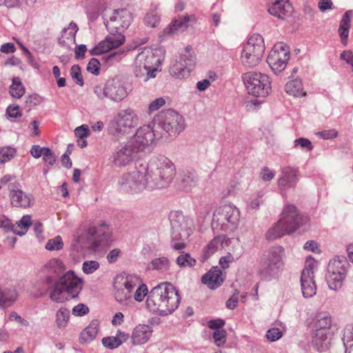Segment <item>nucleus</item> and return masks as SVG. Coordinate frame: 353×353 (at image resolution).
Segmentation results:
<instances>
[{
  "instance_id": "obj_1",
  "label": "nucleus",
  "mask_w": 353,
  "mask_h": 353,
  "mask_svg": "<svg viewBox=\"0 0 353 353\" xmlns=\"http://www.w3.org/2000/svg\"><path fill=\"white\" fill-rule=\"evenodd\" d=\"M175 174L173 163L163 155L152 157L132 172L124 173L118 180L119 188L130 194L165 188Z\"/></svg>"
},
{
  "instance_id": "obj_2",
  "label": "nucleus",
  "mask_w": 353,
  "mask_h": 353,
  "mask_svg": "<svg viewBox=\"0 0 353 353\" xmlns=\"http://www.w3.org/2000/svg\"><path fill=\"white\" fill-rule=\"evenodd\" d=\"M111 236L112 232L109 226L105 223H101L97 227L77 230L72 248L78 253L85 254L108 245L112 241Z\"/></svg>"
},
{
  "instance_id": "obj_3",
  "label": "nucleus",
  "mask_w": 353,
  "mask_h": 353,
  "mask_svg": "<svg viewBox=\"0 0 353 353\" xmlns=\"http://www.w3.org/2000/svg\"><path fill=\"white\" fill-rule=\"evenodd\" d=\"M180 301V296L175 288L170 283H163L150 290L146 306L153 313L166 316L178 307Z\"/></svg>"
},
{
  "instance_id": "obj_4",
  "label": "nucleus",
  "mask_w": 353,
  "mask_h": 353,
  "mask_svg": "<svg viewBox=\"0 0 353 353\" xmlns=\"http://www.w3.org/2000/svg\"><path fill=\"white\" fill-rule=\"evenodd\" d=\"M92 90L100 101L108 99L114 103H119L128 97L132 90V85L121 76H114L105 83H94Z\"/></svg>"
},
{
  "instance_id": "obj_5",
  "label": "nucleus",
  "mask_w": 353,
  "mask_h": 353,
  "mask_svg": "<svg viewBox=\"0 0 353 353\" xmlns=\"http://www.w3.org/2000/svg\"><path fill=\"white\" fill-rule=\"evenodd\" d=\"M161 59L157 50L145 48L135 58L133 65L134 76L144 82L156 77Z\"/></svg>"
},
{
  "instance_id": "obj_6",
  "label": "nucleus",
  "mask_w": 353,
  "mask_h": 353,
  "mask_svg": "<svg viewBox=\"0 0 353 353\" xmlns=\"http://www.w3.org/2000/svg\"><path fill=\"white\" fill-rule=\"evenodd\" d=\"M152 124L162 133V139L176 137L185 128L183 117L170 109L159 112L153 118Z\"/></svg>"
},
{
  "instance_id": "obj_7",
  "label": "nucleus",
  "mask_w": 353,
  "mask_h": 353,
  "mask_svg": "<svg viewBox=\"0 0 353 353\" xmlns=\"http://www.w3.org/2000/svg\"><path fill=\"white\" fill-rule=\"evenodd\" d=\"M301 216L295 206L286 205L280 219L266 233L269 241L274 240L285 234L294 232L299 227Z\"/></svg>"
},
{
  "instance_id": "obj_8",
  "label": "nucleus",
  "mask_w": 353,
  "mask_h": 353,
  "mask_svg": "<svg viewBox=\"0 0 353 353\" xmlns=\"http://www.w3.org/2000/svg\"><path fill=\"white\" fill-rule=\"evenodd\" d=\"M172 240L170 245L174 250H181L186 247L184 242L192 233L193 221L185 217L181 212H174L170 216Z\"/></svg>"
},
{
  "instance_id": "obj_9",
  "label": "nucleus",
  "mask_w": 353,
  "mask_h": 353,
  "mask_svg": "<svg viewBox=\"0 0 353 353\" xmlns=\"http://www.w3.org/2000/svg\"><path fill=\"white\" fill-rule=\"evenodd\" d=\"M81 288V280L72 271H68L54 283L50 298L52 301L61 303L67 299L64 296L65 292L74 298L78 295Z\"/></svg>"
},
{
  "instance_id": "obj_10",
  "label": "nucleus",
  "mask_w": 353,
  "mask_h": 353,
  "mask_svg": "<svg viewBox=\"0 0 353 353\" xmlns=\"http://www.w3.org/2000/svg\"><path fill=\"white\" fill-rule=\"evenodd\" d=\"M265 43L263 37L259 34H253L243 46L241 61L245 66L252 68L257 65L265 52Z\"/></svg>"
},
{
  "instance_id": "obj_11",
  "label": "nucleus",
  "mask_w": 353,
  "mask_h": 353,
  "mask_svg": "<svg viewBox=\"0 0 353 353\" xmlns=\"http://www.w3.org/2000/svg\"><path fill=\"white\" fill-rule=\"evenodd\" d=\"M139 117L131 108L120 110L110 123V130L116 137L128 134L139 124Z\"/></svg>"
},
{
  "instance_id": "obj_12",
  "label": "nucleus",
  "mask_w": 353,
  "mask_h": 353,
  "mask_svg": "<svg viewBox=\"0 0 353 353\" xmlns=\"http://www.w3.org/2000/svg\"><path fill=\"white\" fill-rule=\"evenodd\" d=\"M248 92L257 97H265L271 91V82L268 75L256 72H248L243 75Z\"/></svg>"
},
{
  "instance_id": "obj_13",
  "label": "nucleus",
  "mask_w": 353,
  "mask_h": 353,
  "mask_svg": "<svg viewBox=\"0 0 353 353\" xmlns=\"http://www.w3.org/2000/svg\"><path fill=\"white\" fill-rule=\"evenodd\" d=\"M162 139V133L151 124L139 127L129 139L138 152H142Z\"/></svg>"
},
{
  "instance_id": "obj_14",
  "label": "nucleus",
  "mask_w": 353,
  "mask_h": 353,
  "mask_svg": "<svg viewBox=\"0 0 353 353\" xmlns=\"http://www.w3.org/2000/svg\"><path fill=\"white\" fill-rule=\"evenodd\" d=\"M284 250L281 246H274L269 249L262 259L260 273L265 279L277 274L283 265Z\"/></svg>"
},
{
  "instance_id": "obj_15",
  "label": "nucleus",
  "mask_w": 353,
  "mask_h": 353,
  "mask_svg": "<svg viewBox=\"0 0 353 353\" xmlns=\"http://www.w3.org/2000/svg\"><path fill=\"white\" fill-rule=\"evenodd\" d=\"M239 220L238 209L232 205L219 207L213 214L212 224L220 225L222 230H227L230 226L234 227Z\"/></svg>"
},
{
  "instance_id": "obj_16",
  "label": "nucleus",
  "mask_w": 353,
  "mask_h": 353,
  "mask_svg": "<svg viewBox=\"0 0 353 353\" xmlns=\"http://www.w3.org/2000/svg\"><path fill=\"white\" fill-rule=\"evenodd\" d=\"M290 59L289 47L283 43L274 46L267 58V63L276 74L283 70Z\"/></svg>"
},
{
  "instance_id": "obj_17",
  "label": "nucleus",
  "mask_w": 353,
  "mask_h": 353,
  "mask_svg": "<svg viewBox=\"0 0 353 353\" xmlns=\"http://www.w3.org/2000/svg\"><path fill=\"white\" fill-rule=\"evenodd\" d=\"M139 152L129 140L121 144L112 155V162L117 168H123L130 165L137 157Z\"/></svg>"
},
{
  "instance_id": "obj_18",
  "label": "nucleus",
  "mask_w": 353,
  "mask_h": 353,
  "mask_svg": "<svg viewBox=\"0 0 353 353\" xmlns=\"http://www.w3.org/2000/svg\"><path fill=\"white\" fill-rule=\"evenodd\" d=\"M316 263L314 259L307 258L301 273V290L305 298L312 297L316 292V286L314 280V268Z\"/></svg>"
},
{
  "instance_id": "obj_19",
  "label": "nucleus",
  "mask_w": 353,
  "mask_h": 353,
  "mask_svg": "<svg viewBox=\"0 0 353 353\" xmlns=\"http://www.w3.org/2000/svg\"><path fill=\"white\" fill-rule=\"evenodd\" d=\"M195 63V57L187 47L170 69V74L176 78H184L189 76Z\"/></svg>"
},
{
  "instance_id": "obj_20",
  "label": "nucleus",
  "mask_w": 353,
  "mask_h": 353,
  "mask_svg": "<svg viewBox=\"0 0 353 353\" xmlns=\"http://www.w3.org/2000/svg\"><path fill=\"white\" fill-rule=\"evenodd\" d=\"M299 169L292 166H285L281 169L277 180L279 190L281 194L296 186L299 181Z\"/></svg>"
},
{
  "instance_id": "obj_21",
  "label": "nucleus",
  "mask_w": 353,
  "mask_h": 353,
  "mask_svg": "<svg viewBox=\"0 0 353 353\" xmlns=\"http://www.w3.org/2000/svg\"><path fill=\"white\" fill-rule=\"evenodd\" d=\"M132 20V14L127 9L114 10L109 19L105 22L106 28L110 30L127 28Z\"/></svg>"
},
{
  "instance_id": "obj_22",
  "label": "nucleus",
  "mask_w": 353,
  "mask_h": 353,
  "mask_svg": "<svg viewBox=\"0 0 353 353\" xmlns=\"http://www.w3.org/2000/svg\"><path fill=\"white\" fill-rule=\"evenodd\" d=\"M124 41V35L117 30L115 33H110L107 35L105 39L90 50V52L92 55L101 54L119 47Z\"/></svg>"
},
{
  "instance_id": "obj_23",
  "label": "nucleus",
  "mask_w": 353,
  "mask_h": 353,
  "mask_svg": "<svg viewBox=\"0 0 353 353\" xmlns=\"http://www.w3.org/2000/svg\"><path fill=\"white\" fill-rule=\"evenodd\" d=\"M327 284L332 290H336L341 288L342 281L345 275V270L343 268L341 261H334L328 265Z\"/></svg>"
},
{
  "instance_id": "obj_24",
  "label": "nucleus",
  "mask_w": 353,
  "mask_h": 353,
  "mask_svg": "<svg viewBox=\"0 0 353 353\" xmlns=\"http://www.w3.org/2000/svg\"><path fill=\"white\" fill-rule=\"evenodd\" d=\"M65 270L62 261L58 259H52L42 268V272L48 274L45 282L51 285L54 281L56 276H59Z\"/></svg>"
},
{
  "instance_id": "obj_25",
  "label": "nucleus",
  "mask_w": 353,
  "mask_h": 353,
  "mask_svg": "<svg viewBox=\"0 0 353 353\" xmlns=\"http://www.w3.org/2000/svg\"><path fill=\"white\" fill-rule=\"evenodd\" d=\"M19 185L9 183L10 197L12 204L15 207L27 208L31 204L30 196L23 192Z\"/></svg>"
},
{
  "instance_id": "obj_26",
  "label": "nucleus",
  "mask_w": 353,
  "mask_h": 353,
  "mask_svg": "<svg viewBox=\"0 0 353 353\" xmlns=\"http://www.w3.org/2000/svg\"><path fill=\"white\" fill-rule=\"evenodd\" d=\"M269 13L279 19H284L292 12V6L287 0H275L268 8Z\"/></svg>"
},
{
  "instance_id": "obj_27",
  "label": "nucleus",
  "mask_w": 353,
  "mask_h": 353,
  "mask_svg": "<svg viewBox=\"0 0 353 353\" xmlns=\"http://www.w3.org/2000/svg\"><path fill=\"white\" fill-rule=\"evenodd\" d=\"M225 279L222 271L217 267L212 268L201 279L202 283L210 289H216L220 286Z\"/></svg>"
},
{
  "instance_id": "obj_28",
  "label": "nucleus",
  "mask_w": 353,
  "mask_h": 353,
  "mask_svg": "<svg viewBox=\"0 0 353 353\" xmlns=\"http://www.w3.org/2000/svg\"><path fill=\"white\" fill-rule=\"evenodd\" d=\"M152 334L151 327L148 325H138L132 332V342L134 345L145 343Z\"/></svg>"
},
{
  "instance_id": "obj_29",
  "label": "nucleus",
  "mask_w": 353,
  "mask_h": 353,
  "mask_svg": "<svg viewBox=\"0 0 353 353\" xmlns=\"http://www.w3.org/2000/svg\"><path fill=\"white\" fill-rule=\"evenodd\" d=\"M191 20H194L193 16L179 17L165 29V32L167 34L182 32L189 27Z\"/></svg>"
},
{
  "instance_id": "obj_30",
  "label": "nucleus",
  "mask_w": 353,
  "mask_h": 353,
  "mask_svg": "<svg viewBox=\"0 0 353 353\" xmlns=\"http://www.w3.org/2000/svg\"><path fill=\"white\" fill-rule=\"evenodd\" d=\"M99 331V322L97 320L91 323L81 332L79 337L81 343H88L97 336Z\"/></svg>"
},
{
  "instance_id": "obj_31",
  "label": "nucleus",
  "mask_w": 353,
  "mask_h": 353,
  "mask_svg": "<svg viewBox=\"0 0 353 353\" xmlns=\"http://www.w3.org/2000/svg\"><path fill=\"white\" fill-rule=\"evenodd\" d=\"M330 332L314 330L312 336V344L319 352L325 351L328 348Z\"/></svg>"
},
{
  "instance_id": "obj_32",
  "label": "nucleus",
  "mask_w": 353,
  "mask_h": 353,
  "mask_svg": "<svg viewBox=\"0 0 353 353\" xmlns=\"http://www.w3.org/2000/svg\"><path fill=\"white\" fill-rule=\"evenodd\" d=\"M227 245L228 241L225 236H215L205 248V255L210 256L222 250Z\"/></svg>"
},
{
  "instance_id": "obj_33",
  "label": "nucleus",
  "mask_w": 353,
  "mask_h": 353,
  "mask_svg": "<svg viewBox=\"0 0 353 353\" xmlns=\"http://www.w3.org/2000/svg\"><path fill=\"white\" fill-rule=\"evenodd\" d=\"M352 16V11L347 10L345 12L341 21L339 32L344 46L347 44V39L349 34V29L350 28V18Z\"/></svg>"
},
{
  "instance_id": "obj_34",
  "label": "nucleus",
  "mask_w": 353,
  "mask_h": 353,
  "mask_svg": "<svg viewBox=\"0 0 353 353\" xmlns=\"http://www.w3.org/2000/svg\"><path fill=\"white\" fill-rule=\"evenodd\" d=\"M198 183V176L195 171L185 172L181 176L180 185L185 190H190Z\"/></svg>"
},
{
  "instance_id": "obj_35",
  "label": "nucleus",
  "mask_w": 353,
  "mask_h": 353,
  "mask_svg": "<svg viewBox=\"0 0 353 353\" xmlns=\"http://www.w3.org/2000/svg\"><path fill=\"white\" fill-rule=\"evenodd\" d=\"M18 294L14 288H0V306L10 305L17 298Z\"/></svg>"
},
{
  "instance_id": "obj_36",
  "label": "nucleus",
  "mask_w": 353,
  "mask_h": 353,
  "mask_svg": "<svg viewBox=\"0 0 353 353\" xmlns=\"http://www.w3.org/2000/svg\"><path fill=\"white\" fill-rule=\"evenodd\" d=\"M285 91L294 97H303L305 94L303 91L302 82L298 79L288 81L285 85Z\"/></svg>"
},
{
  "instance_id": "obj_37",
  "label": "nucleus",
  "mask_w": 353,
  "mask_h": 353,
  "mask_svg": "<svg viewBox=\"0 0 353 353\" xmlns=\"http://www.w3.org/2000/svg\"><path fill=\"white\" fill-rule=\"evenodd\" d=\"M235 245L236 246V249L234 250L232 252H228L226 256L220 259L219 263L222 268H228L231 262L235 259H238L241 256L242 249L240 247L239 243L237 242Z\"/></svg>"
},
{
  "instance_id": "obj_38",
  "label": "nucleus",
  "mask_w": 353,
  "mask_h": 353,
  "mask_svg": "<svg viewBox=\"0 0 353 353\" xmlns=\"http://www.w3.org/2000/svg\"><path fill=\"white\" fill-rule=\"evenodd\" d=\"M332 326V319L328 314H319L314 327V330L330 332Z\"/></svg>"
},
{
  "instance_id": "obj_39",
  "label": "nucleus",
  "mask_w": 353,
  "mask_h": 353,
  "mask_svg": "<svg viewBox=\"0 0 353 353\" xmlns=\"http://www.w3.org/2000/svg\"><path fill=\"white\" fill-rule=\"evenodd\" d=\"M25 88L22 85L20 78L18 77H13L9 91L10 95L14 98L20 99L25 94Z\"/></svg>"
},
{
  "instance_id": "obj_40",
  "label": "nucleus",
  "mask_w": 353,
  "mask_h": 353,
  "mask_svg": "<svg viewBox=\"0 0 353 353\" xmlns=\"http://www.w3.org/2000/svg\"><path fill=\"white\" fill-rule=\"evenodd\" d=\"M343 341L345 353H353V325H348L344 329Z\"/></svg>"
},
{
  "instance_id": "obj_41",
  "label": "nucleus",
  "mask_w": 353,
  "mask_h": 353,
  "mask_svg": "<svg viewBox=\"0 0 353 353\" xmlns=\"http://www.w3.org/2000/svg\"><path fill=\"white\" fill-rule=\"evenodd\" d=\"M32 225L31 216L30 215L23 216L14 225L15 230L14 234L23 236L24 235L29 227Z\"/></svg>"
},
{
  "instance_id": "obj_42",
  "label": "nucleus",
  "mask_w": 353,
  "mask_h": 353,
  "mask_svg": "<svg viewBox=\"0 0 353 353\" xmlns=\"http://www.w3.org/2000/svg\"><path fill=\"white\" fill-rule=\"evenodd\" d=\"M176 263L180 268H193L196 265V261L189 253L181 252L176 259Z\"/></svg>"
},
{
  "instance_id": "obj_43",
  "label": "nucleus",
  "mask_w": 353,
  "mask_h": 353,
  "mask_svg": "<svg viewBox=\"0 0 353 353\" xmlns=\"http://www.w3.org/2000/svg\"><path fill=\"white\" fill-rule=\"evenodd\" d=\"M70 311L64 307L58 310L56 314V325L59 329H64L68 323Z\"/></svg>"
},
{
  "instance_id": "obj_44",
  "label": "nucleus",
  "mask_w": 353,
  "mask_h": 353,
  "mask_svg": "<svg viewBox=\"0 0 353 353\" xmlns=\"http://www.w3.org/2000/svg\"><path fill=\"white\" fill-rule=\"evenodd\" d=\"M151 266L152 269L165 272L170 269V262L168 258L164 256L156 258L152 261Z\"/></svg>"
},
{
  "instance_id": "obj_45",
  "label": "nucleus",
  "mask_w": 353,
  "mask_h": 353,
  "mask_svg": "<svg viewBox=\"0 0 353 353\" xmlns=\"http://www.w3.org/2000/svg\"><path fill=\"white\" fill-rule=\"evenodd\" d=\"M145 24L151 28L157 27L160 23V17L156 10L148 11L144 18Z\"/></svg>"
},
{
  "instance_id": "obj_46",
  "label": "nucleus",
  "mask_w": 353,
  "mask_h": 353,
  "mask_svg": "<svg viewBox=\"0 0 353 353\" xmlns=\"http://www.w3.org/2000/svg\"><path fill=\"white\" fill-rule=\"evenodd\" d=\"M63 248V242L61 236L50 239L46 244L45 248L49 251H59Z\"/></svg>"
},
{
  "instance_id": "obj_47",
  "label": "nucleus",
  "mask_w": 353,
  "mask_h": 353,
  "mask_svg": "<svg viewBox=\"0 0 353 353\" xmlns=\"http://www.w3.org/2000/svg\"><path fill=\"white\" fill-rule=\"evenodd\" d=\"M15 155L14 148L9 146L0 148V163H5L10 161Z\"/></svg>"
},
{
  "instance_id": "obj_48",
  "label": "nucleus",
  "mask_w": 353,
  "mask_h": 353,
  "mask_svg": "<svg viewBox=\"0 0 353 353\" xmlns=\"http://www.w3.org/2000/svg\"><path fill=\"white\" fill-rule=\"evenodd\" d=\"M132 293L125 286L117 288L116 287V291L114 292V296L116 300L120 303H123L129 299L131 298Z\"/></svg>"
},
{
  "instance_id": "obj_49",
  "label": "nucleus",
  "mask_w": 353,
  "mask_h": 353,
  "mask_svg": "<svg viewBox=\"0 0 353 353\" xmlns=\"http://www.w3.org/2000/svg\"><path fill=\"white\" fill-rule=\"evenodd\" d=\"M141 284L142 283L140 277L137 275L132 274L128 275L126 277L124 286L132 293V291L135 287L138 288Z\"/></svg>"
},
{
  "instance_id": "obj_50",
  "label": "nucleus",
  "mask_w": 353,
  "mask_h": 353,
  "mask_svg": "<svg viewBox=\"0 0 353 353\" xmlns=\"http://www.w3.org/2000/svg\"><path fill=\"white\" fill-rule=\"evenodd\" d=\"M70 75L73 81L80 86H83L84 84L83 77L80 67L78 65H74L71 68Z\"/></svg>"
},
{
  "instance_id": "obj_51",
  "label": "nucleus",
  "mask_w": 353,
  "mask_h": 353,
  "mask_svg": "<svg viewBox=\"0 0 353 353\" xmlns=\"http://www.w3.org/2000/svg\"><path fill=\"white\" fill-rule=\"evenodd\" d=\"M295 148L305 150L306 151H311L313 149L311 141L305 138H299L294 141Z\"/></svg>"
},
{
  "instance_id": "obj_52",
  "label": "nucleus",
  "mask_w": 353,
  "mask_h": 353,
  "mask_svg": "<svg viewBox=\"0 0 353 353\" xmlns=\"http://www.w3.org/2000/svg\"><path fill=\"white\" fill-rule=\"evenodd\" d=\"M212 336L215 344L219 347L223 345L226 341V332L223 328L214 330Z\"/></svg>"
},
{
  "instance_id": "obj_53",
  "label": "nucleus",
  "mask_w": 353,
  "mask_h": 353,
  "mask_svg": "<svg viewBox=\"0 0 353 353\" xmlns=\"http://www.w3.org/2000/svg\"><path fill=\"white\" fill-rule=\"evenodd\" d=\"M99 268V263L96 261H86L82 265L84 273L89 274L95 272Z\"/></svg>"
},
{
  "instance_id": "obj_54",
  "label": "nucleus",
  "mask_w": 353,
  "mask_h": 353,
  "mask_svg": "<svg viewBox=\"0 0 353 353\" xmlns=\"http://www.w3.org/2000/svg\"><path fill=\"white\" fill-rule=\"evenodd\" d=\"M103 345L110 350L115 349L121 345V341L114 336H107L102 339Z\"/></svg>"
},
{
  "instance_id": "obj_55",
  "label": "nucleus",
  "mask_w": 353,
  "mask_h": 353,
  "mask_svg": "<svg viewBox=\"0 0 353 353\" xmlns=\"http://www.w3.org/2000/svg\"><path fill=\"white\" fill-rule=\"evenodd\" d=\"M165 99L163 97H159L156 99L149 104V113L151 114L152 112L158 110L159 108L165 105Z\"/></svg>"
},
{
  "instance_id": "obj_56",
  "label": "nucleus",
  "mask_w": 353,
  "mask_h": 353,
  "mask_svg": "<svg viewBox=\"0 0 353 353\" xmlns=\"http://www.w3.org/2000/svg\"><path fill=\"white\" fill-rule=\"evenodd\" d=\"M263 196V192H259L257 193L256 196L252 197L250 199L248 202V208L251 210L258 209L260 206L261 201L260 200Z\"/></svg>"
},
{
  "instance_id": "obj_57",
  "label": "nucleus",
  "mask_w": 353,
  "mask_h": 353,
  "mask_svg": "<svg viewBox=\"0 0 353 353\" xmlns=\"http://www.w3.org/2000/svg\"><path fill=\"white\" fill-rule=\"evenodd\" d=\"M282 332L278 327H272L268 330L266 334L267 339L270 341H275L281 338Z\"/></svg>"
},
{
  "instance_id": "obj_58",
  "label": "nucleus",
  "mask_w": 353,
  "mask_h": 353,
  "mask_svg": "<svg viewBox=\"0 0 353 353\" xmlns=\"http://www.w3.org/2000/svg\"><path fill=\"white\" fill-rule=\"evenodd\" d=\"M148 292V290L146 285L142 283L137 288L134 293V299L139 302L142 301L144 297L147 295Z\"/></svg>"
},
{
  "instance_id": "obj_59",
  "label": "nucleus",
  "mask_w": 353,
  "mask_h": 353,
  "mask_svg": "<svg viewBox=\"0 0 353 353\" xmlns=\"http://www.w3.org/2000/svg\"><path fill=\"white\" fill-rule=\"evenodd\" d=\"M0 228H3L6 232H13L15 230L10 220L3 216L0 218Z\"/></svg>"
},
{
  "instance_id": "obj_60",
  "label": "nucleus",
  "mask_w": 353,
  "mask_h": 353,
  "mask_svg": "<svg viewBox=\"0 0 353 353\" xmlns=\"http://www.w3.org/2000/svg\"><path fill=\"white\" fill-rule=\"evenodd\" d=\"M89 312V308L87 305L83 303H79L72 308V314L77 316H81Z\"/></svg>"
},
{
  "instance_id": "obj_61",
  "label": "nucleus",
  "mask_w": 353,
  "mask_h": 353,
  "mask_svg": "<svg viewBox=\"0 0 353 353\" xmlns=\"http://www.w3.org/2000/svg\"><path fill=\"white\" fill-rule=\"evenodd\" d=\"M259 176L263 181H270L274 177L275 174L274 172L271 171L268 167H264L261 169Z\"/></svg>"
},
{
  "instance_id": "obj_62",
  "label": "nucleus",
  "mask_w": 353,
  "mask_h": 353,
  "mask_svg": "<svg viewBox=\"0 0 353 353\" xmlns=\"http://www.w3.org/2000/svg\"><path fill=\"white\" fill-rule=\"evenodd\" d=\"M43 160L49 165H53L56 161V157L50 148L44 150Z\"/></svg>"
},
{
  "instance_id": "obj_63",
  "label": "nucleus",
  "mask_w": 353,
  "mask_h": 353,
  "mask_svg": "<svg viewBox=\"0 0 353 353\" xmlns=\"http://www.w3.org/2000/svg\"><path fill=\"white\" fill-rule=\"evenodd\" d=\"M6 113L10 117L18 118L21 116V112L19 105H10L7 108Z\"/></svg>"
},
{
  "instance_id": "obj_64",
  "label": "nucleus",
  "mask_w": 353,
  "mask_h": 353,
  "mask_svg": "<svg viewBox=\"0 0 353 353\" xmlns=\"http://www.w3.org/2000/svg\"><path fill=\"white\" fill-rule=\"evenodd\" d=\"M89 132L88 126L85 125L77 127L74 130L75 135L78 138H86L89 135Z\"/></svg>"
}]
</instances>
